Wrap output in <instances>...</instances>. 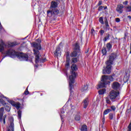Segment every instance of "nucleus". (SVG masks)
<instances>
[{"label":"nucleus","mask_w":131,"mask_h":131,"mask_svg":"<svg viewBox=\"0 0 131 131\" xmlns=\"http://www.w3.org/2000/svg\"><path fill=\"white\" fill-rule=\"evenodd\" d=\"M7 56H10L11 58L17 57L20 61H28V55L23 53H18L13 49H9L6 52Z\"/></svg>","instance_id":"f257e3e1"},{"label":"nucleus","mask_w":131,"mask_h":131,"mask_svg":"<svg viewBox=\"0 0 131 131\" xmlns=\"http://www.w3.org/2000/svg\"><path fill=\"white\" fill-rule=\"evenodd\" d=\"M116 54L115 53H112L108 56V59L105 62L106 67L102 71L103 74H110L111 73L112 65H113V62L116 59Z\"/></svg>","instance_id":"f03ea898"},{"label":"nucleus","mask_w":131,"mask_h":131,"mask_svg":"<svg viewBox=\"0 0 131 131\" xmlns=\"http://www.w3.org/2000/svg\"><path fill=\"white\" fill-rule=\"evenodd\" d=\"M58 7V3L57 2L52 1L51 2L50 10L47 11V16L51 18L52 17H55L56 15H58L59 14V10L56 9Z\"/></svg>","instance_id":"7ed1b4c3"},{"label":"nucleus","mask_w":131,"mask_h":131,"mask_svg":"<svg viewBox=\"0 0 131 131\" xmlns=\"http://www.w3.org/2000/svg\"><path fill=\"white\" fill-rule=\"evenodd\" d=\"M34 54L35 55V63L36 64H38V63H43L46 62V58H42L41 56H40V53H39V51L34 49Z\"/></svg>","instance_id":"20e7f679"},{"label":"nucleus","mask_w":131,"mask_h":131,"mask_svg":"<svg viewBox=\"0 0 131 131\" xmlns=\"http://www.w3.org/2000/svg\"><path fill=\"white\" fill-rule=\"evenodd\" d=\"M101 81L102 82L98 85L100 89H101V88H106V85L110 82V81H109L108 76L107 75L102 76Z\"/></svg>","instance_id":"39448f33"},{"label":"nucleus","mask_w":131,"mask_h":131,"mask_svg":"<svg viewBox=\"0 0 131 131\" xmlns=\"http://www.w3.org/2000/svg\"><path fill=\"white\" fill-rule=\"evenodd\" d=\"M5 111V108L2 107L0 108V121L1 122H3L4 124H6V118H7V115H4V112ZM4 116L3 118V117Z\"/></svg>","instance_id":"423d86ee"},{"label":"nucleus","mask_w":131,"mask_h":131,"mask_svg":"<svg viewBox=\"0 0 131 131\" xmlns=\"http://www.w3.org/2000/svg\"><path fill=\"white\" fill-rule=\"evenodd\" d=\"M119 95V92L118 91H112L109 94V97L111 100H115L118 95Z\"/></svg>","instance_id":"0eeeda50"},{"label":"nucleus","mask_w":131,"mask_h":131,"mask_svg":"<svg viewBox=\"0 0 131 131\" xmlns=\"http://www.w3.org/2000/svg\"><path fill=\"white\" fill-rule=\"evenodd\" d=\"M71 75L70 76H72V77L75 78L76 77V73L75 71L77 70V66L75 64H73L71 67Z\"/></svg>","instance_id":"6e6552de"},{"label":"nucleus","mask_w":131,"mask_h":131,"mask_svg":"<svg viewBox=\"0 0 131 131\" xmlns=\"http://www.w3.org/2000/svg\"><path fill=\"white\" fill-rule=\"evenodd\" d=\"M9 103H10L13 107H15L17 110L20 109L21 107V103L19 102H16L14 100H8Z\"/></svg>","instance_id":"1a4fd4ad"},{"label":"nucleus","mask_w":131,"mask_h":131,"mask_svg":"<svg viewBox=\"0 0 131 131\" xmlns=\"http://www.w3.org/2000/svg\"><path fill=\"white\" fill-rule=\"evenodd\" d=\"M10 124L8 127H7V131H14V118H11L10 119Z\"/></svg>","instance_id":"9d476101"},{"label":"nucleus","mask_w":131,"mask_h":131,"mask_svg":"<svg viewBox=\"0 0 131 131\" xmlns=\"http://www.w3.org/2000/svg\"><path fill=\"white\" fill-rule=\"evenodd\" d=\"M70 82H69V86H70V91L71 93V91H72V89H73V83H74V79L75 78L72 77V76L69 77Z\"/></svg>","instance_id":"9b49d317"},{"label":"nucleus","mask_w":131,"mask_h":131,"mask_svg":"<svg viewBox=\"0 0 131 131\" xmlns=\"http://www.w3.org/2000/svg\"><path fill=\"white\" fill-rule=\"evenodd\" d=\"M32 46L33 47V48H35L34 50H37L38 51H40L41 50V46H40V43H36L35 42H33L32 43Z\"/></svg>","instance_id":"f8f14e48"},{"label":"nucleus","mask_w":131,"mask_h":131,"mask_svg":"<svg viewBox=\"0 0 131 131\" xmlns=\"http://www.w3.org/2000/svg\"><path fill=\"white\" fill-rule=\"evenodd\" d=\"M123 5L122 4H120L117 6L116 8V11L118 12L119 14H122L123 13Z\"/></svg>","instance_id":"ddd939ff"},{"label":"nucleus","mask_w":131,"mask_h":131,"mask_svg":"<svg viewBox=\"0 0 131 131\" xmlns=\"http://www.w3.org/2000/svg\"><path fill=\"white\" fill-rule=\"evenodd\" d=\"M120 88V84L118 82H114L112 85V88L114 90H119Z\"/></svg>","instance_id":"4468645a"},{"label":"nucleus","mask_w":131,"mask_h":131,"mask_svg":"<svg viewBox=\"0 0 131 131\" xmlns=\"http://www.w3.org/2000/svg\"><path fill=\"white\" fill-rule=\"evenodd\" d=\"M60 50H61V48H60V46H58L56 48V49L55 50V52L54 53L55 56H57V57L58 56H61V51H60Z\"/></svg>","instance_id":"2eb2a0df"},{"label":"nucleus","mask_w":131,"mask_h":131,"mask_svg":"<svg viewBox=\"0 0 131 131\" xmlns=\"http://www.w3.org/2000/svg\"><path fill=\"white\" fill-rule=\"evenodd\" d=\"M5 50V43L3 40L0 39V52H3Z\"/></svg>","instance_id":"dca6fc26"},{"label":"nucleus","mask_w":131,"mask_h":131,"mask_svg":"<svg viewBox=\"0 0 131 131\" xmlns=\"http://www.w3.org/2000/svg\"><path fill=\"white\" fill-rule=\"evenodd\" d=\"M74 50L76 52H79L80 50V47H79V44L76 42L74 46Z\"/></svg>","instance_id":"f3484780"},{"label":"nucleus","mask_w":131,"mask_h":131,"mask_svg":"<svg viewBox=\"0 0 131 131\" xmlns=\"http://www.w3.org/2000/svg\"><path fill=\"white\" fill-rule=\"evenodd\" d=\"M106 49L108 51L112 49V42H110L108 43H107Z\"/></svg>","instance_id":"a211bd4d"},{"label":"nucleus","mask_w":131,"mask_h":131,"mask_svg":"<svg viewBox=\"0 0 131 131\" xmlns=\"http://www.w3.org/2000/svg\"><path fill=\"white\" fill-rule=\"evenodd\" d=\"M70 56L72 58H75V57H77V51L74 50L73 52L71 53Z\"/></svg>","instance_id":"6ab92c4d"},{"label":"nucleus","mask_w":131,"mask_h":131,"mask_svg":"<svg viewBox=\"0 0 131 131\" xmlns=\"http://www.w3.org/2000/svg\"><path fill=\"white\" fill-rule=\"evenodd\" d=\"M81 131H88V126L86 125H82L81 128H80Z\"/></svg>","instance_id":"aec40b11"},{"label":"nucleus","mask_w":131,"mask_h":131,"mask_svg":"<svg viewBox=\"0 0 131 131\" xmlns=\"http://www.w3.org/2000/svg\"><path fill=\"white\" fill-rule=\"evenodd\" d=\"M5 109L7 112H10L11 111V106L10 105L7 104V105L5 106Z\"/></svg>","instance_id":"412c9836"},{"label":"nucleus","mask_w":131,"mask_h":131,"mask_svg":"<svg viewBox=\"0 0 131 131\" xmlns=\"http://www.w3.org/2000/svg\"><path fill=\"white\" fill-rule=\"evenodd\" d=\"M72 62L74 63V64H75V63H77V62H78V58H76V57H74L73 58H72Z\"/></svg>","instance_id":"4be33fe9"},{"label":"nucleus","mask_w":131,"mask_h":131,"mask_svg":"<svg viewBox=\"0 0 131 131\" xmlns=\"http://www.w3.org/2000/svg\"><path fill=\"white\" fill-rule=\"evenodd\" d=\"M89 105V102L88 101V99H85L84 100V109H86V107H88V105Z\"/></svg>","instance_id":"5701e85b"},{"label":"nucleus","mask_w":131,"mask_h":131,"mask_svg":"<svg viewBox=\"0 0 131 131\" xmlns=\"http://www.w3.org/2000/svg\"><path fill=\"white\" fill-rule=\"evenodd\" d=\"M105 92H106L105 89H102V90L98 91V93L99 95H104V94L105 93Z\"/></svg>","instance_id":"b1692460"},{"label":"nucleus","mask_w":131,"mask_h":131,"mask_svg":"<svg viewBox=\"0 0 131 131\" xmlns=\"http://www.w3.org/2000/svg\"><path fill=\"white\" fill-rule=\"evenodd\" d=\"M102 53L103 55H105L107 54V50H106V47L102 48Z\"/></svg>","instance_id":"393cba45"},{"label":"nucleus","mask_w":131,"mask_h":131,"mask_svg":"<svg viewBox=\"0 0 131 131\" xmlns=\"http://www.w3.org/2000/svg\"><path fill=\"white\" fill-rule=\"evenodd\" d=\"M111 112V109H107L105 110L103 112V115H106V114H108V113Z\"/></svg>","instance_id":"a878e982"},{"label":"nucleus","mask_w":131,"mask_h":131,"mask_svg":"<svg viewBox=\"0 0 131 131\" xmlns=\"http://www.w3.org/2000/svg\"><path fill=\"white\" fill-rule=\"evenodd\" d=\"M88 89V85H84L81 89L82 92H84V91H86Z\"/></svg>","instance_id":"bb28decb"},{"label":"nucleus","mask_w":131,"mask_h":131,"mask_svg":"<svg viewBox=\"0 0 131 131\" xmlns=\"http://www.w3.org/2000/svg\"><path fill=\"white\" fill-rule=\"evenodd\" d=\"M9 47H15V46H17V43L16 42H13L9 43Z\"/></svg>","instance_id":"cd10ccee"},{"label":"nucleus","mask_w":131,"mask_h":131,"mask_svg":"<svg viewBox=\"0 0 131 131\" xmlns=\"http://www.w3.org/2000/svg\"><path fill=\"white\" fill-rule=\"evenodd\" d=\"M75 119L77 121H79V120H80V116L78 114L76 115L75 117Z\"/></svg>","instance_id":"c85d7f7f"},{"label":"nucleus","mask_w":131,"mask_h":131,"mask_svg":"<svg viewBox=\"0 0 131 131\" xmlns=\"http://www.w3.org/2000/svg\"><path fill=\"white\" fill-rule=\"evenodd\" d=\"M110 37V34H106V36L104 37L103 40L104 41H107V39H109V37Z\"/></svg>","instance_id":"c756f323"},{"label":"nucleus","mask_w":131,"mask_h":131,"mask_svg":"<svg viewBox=\"0 0 131 131\" xmlns=\"http://www.w3.org/2000/svg\"><path fill=\"white\" fill-rule=\"evenodd\" d=\"M126 12H131V6H128L125 7Z\"/></svg>","instance_id":"7c9ffc66"},{"label":"nucleus","mask_w":131,"mask_h":131,"mask_svg":"<svg viewBox=\"0 0 131 131\" xmlns=\"http://www.w3.org/2000/svg\"><path fill=\"white\" fill-rule=\"evenodd\" d=\"M0 103H1V104H3L4 106H5V105H7L6 101H5V100H4V99H0Z\"/></svg>","instance_id":"2f4dec72"},{"label":"nucleus","mask_w":131,"mask_h":131,"mask_svg":"<svg viewBox=\"0 0 131 131\" xmlns=\"http://www.w3.org/2000/svg\"><path fill=\"white\" fill-rule=\"evenodd\" d=\"M21 113H22V112H21V110H19L17 112V114H18L19 119H21Z\"/></svg>","instance_id":"473e14b6"},{"label":"nucleus","mask_w":131,"mask_h":131,"mask_svg":"<svg viewBox=\"0 0 131 131\" xmlns=\"http://www.w3.org/2000/svg\"><path fill=\"white\" fill-rule=\"evenodd\" d=\"M99 21L100 23H101V24H104V20L103 19L102 17H101L99 18Z\"/></svg>","instance_id":"72a5a7b5"},{"label":"nucleus","mask_w":131,"mask_h":131,"mask_svg":"<svg viewBox=\"0 0 131 131\" xmlns=\"http://www.w3.org/2000/svg\"><path fill=\"white\" fill-rule=\"evenodd\" d=\"M109 119L110 120H112L113 119V113H110L109 114Z\"/></svg>","instance_id":"f704fd0d"},{"label":"nucleus","mask_w":131,"mask_h":131,"mask_svg":"<svg viewBox=\"0 0 131 131\" xmlns=\"http://www.w3.org/2000/svg\"><path fill=\"white\" fill-rule=\"evenodd\" d=\"M108 80H110L111 81H113V80H114L112 76H108Z\"/></svg>","instance_id":"c9c22d12"},{"label":"nucleus","mask_w":131,"mask_h":131,"mask_svg":"<svg viewBox=\"0 0 131 131\" xmlns=\"http://www.w3.org/2000/svg\"><path fill=\"white\" fill-rule=\"evenodd\" d=\"M69 66H70V62L66 61V68H69Z\"/></svg>","instance_id":"e433bc0d"},{"label":"nucleus","mask_w":131,"mask_h":131,"mask_svg":"<svg viewBox=\"0 0 131 131\" xmlns=\"http://www.w3.org/2000/svg\"><path fill=\"white\" fill-rule=\"evenodd\" d=\"M105 26H106L105 29L106 30H110V29L109 28V24H105Z\"/></svg>","instance_id":"4c0bfd02"},{"label":"nucleus","mask_w":131,"mask_h":131,"mask_svg":"<svg viewBox=\"0 0 131 131\" xmlns=\"http://www.w3.org/2000/svg\"><path fill=\"white\" fill-rule=\"evenodd\" d=\"M106 102L107 104H110V103H111L110 99H109L108 97L106 98Z\"/></svg>","instance_id":"58836bf2"},{"label":"nucleus","mask_w":131,"mask_h":131,"mask_svg":"<svg viewBox=\"0 0 131 131\" xmlns=\"http://www.w3.org/2000/svg\"><path fill=\"white\" fill-rule=\"evenodd\" d=\"M24 94H25V95H28L29 94V91H28V89H27L25 90V91L24 92Z\"/></svg>","instance_id":"ea45409f"},{"label":"nucleus","mask_w":131,"mask_h":131,"mask_svg":"<svg viewBox=\"0 0 131 131\" xmlns=\"http://www.w3.org/2000/svg\"><path fill=\"white\" fill-rule=\"evenodd\" d=\"M104 23L105 24H108V19H107V17H105L104 18Z\"/></svg>","instance_id":"a19ab883"},{"label":"nucleus","mask_w":131,"mask_h":131,"mask_svg":"<svg viewBox=\"0 0 131 131\" xmlns=\"http://www.w3.org/2000/svg\"><path fill=\"white\" fill-rule=\"evenodd\" d=\"M66 62H70V56L66 57Z\"/></svg>","instance_id":"79ce46f5"},{"label":"nucleus","mask_w":131,"mask_h":131,"mask_svg":"<svg viewBox=\"0 0 131 131\" xmlns=\"http://www.w3.org/2000/svg\"><path fill=\"white\" fill-rule=\"evenodd\" d=\"M100 34L101 35H103V34H104V33H105V31H104V30H101L100 31Z\"/></svg>","instance_id":"37998d69"},{"label":"nucleus","mask_w":131,"mask_h":131,"mask_svg":"<svg viewBox=\"0 0 131 131\" xmlns=\"http://www.w3.org/2000/svg\"><path fill=\"white\" fill-rule=\"evenodd\" d=\"M103 8H104V7L103 6H100L98 10V11H101L102 10H103Z\"/></svg>","instance_id":"c03bdc74"},{"label":"nucleus","mask_w":131,"mask_h":131,"mask_svg":"<svg viewBox=\"0 0 131 131\" xmlns=\"http://www.w3.org/2000/svg\"><path fill=\"white\" fill-rule=\"evenodd\" d=\"M111 108L113 111H115L116 109V107H115L114 106H112Z\"/></svg>","instance_id":"a18cd8bd"},{"label":"nucleus","mask_w":131,"mask_h":131,"mask_svg":"<svg viewBox=\"0 0 131 131\" xmlns=\"http://www.w3.org/2000/svg\"><path fill=\"white\" fill-rule=\"evenodd\" d=\"M102 123H103V124H104L105 123V116H103V118H102Z\"/></svg>","instance_id":"49530a36"},{"label":"nucleus","mask_w":131,"mask_h":131,"mask_svg":"<svg viewBox=\"0 0 131 131\" xmlns=\"http://www.w3.org/2000/svg\"><path fill=\"white\" fill-rule=\"evenodd\" d=\"M66 57H70V52H67Z\"/></svg>","instance_id":"de8ad7c7"},{"label":"nucleus","mask_w":131,"mask_h":131,"mask_svg":"<svg viewBox=\"0 0 131 131\" xmlns=\"http://www.w3.org/2000/svg\"><path fill=\"white\" fill-rule=\"evenodd\" d=\"M116 22H117L118 23L119 22H120V18H116Z\"/></svg>","instance_id":"09e8293b"},{"label":"nucleus","mask_w":131,"mask_h":131,"mask_svg":"<svg viewBox=\"0 0 131 131\" xmlns=\"http://www.w3.org/2000/svg\"><path fill=\"white\" fill-rule=\"evenodd\" d=\"M4 29V28H3V26H2V24L0 23V31H2Z\"/></svg>","instance_id":"8fccbe9b"},{"label":"nucleus","mask_w":131,"mask_h":131,"mask_svg":"<svg viewBox=\"0 0 131 131\" xmlns=\"http://www.w3.org/2000/svg\"><path fill=\"white\" fill-rule=\"evenodd\" d=\"M101 5H102V1H100L99 2V3H98L97 6H101Z\"/></svg>","instance_id":"3c124183"},{"label":"nucleus","mask_w":131,"mask_h":131,"mask_svg":"<svg viewBox=\"0 0 131 131\" xmlns=\"http://www.w3.org/2000/svg\"><path fill=\"white\" fill-rule=\"evenodd\" d=\"M123 5H127V4H128V2L127 1H126L124 2L123 3Z\"/></svg>","instance_id":"603ef678"},{"label":"nucleus","mask_w":131,"mask_h":131,"mask_svg":"<svg viewBox=\"0 0 131 131\" xmlns=\"http://www.w3.org/2000/svg\"><path fill=\"white\" fill-rule=\"evenodd\" d=\"M36 41L38 42V43H40V42H41V40H40V39H37L36 40Z\"/></svg>","instance_id":"864d4df0"},{"label":"nucleus","mask_w":131,"mask_h":131,"mask_svg":"<svg viewBox=\"0 0 131 131\" xmlns=\"http://www.w3.org/2000/svg\"><path fill=\"white\" fill-rule=\"evenodd\" d=\"M89 51H90V49L88 48L87 49V50L86 51H85V54H88V53H89Z\"/></svg>","instance_id":"5fc2aeb1"},{"label":"nucleus","mask_w":131,"mask_h":131,"mask_svg":"<svg viewBox=\"0 0 131 131\" xmlns=\"http://www.w3.org/2000/svg\"><path fill=\"white\" fill-rule=\"evenodd\" d=\"M94 32H95V30L92 29L91 30V33H94Z\"/></svg>","instance_id":"6e6d98bb"},{"label":"nucleus","mask_w":131,"mask_h":131,"mask_svg":"<svg viewBox=\"0 0 131 131\" xmlns=\"http://www.w3.org/2000/svg\"><path fill=\"white\" fill-rule=\"evenodd\" d=\"M38 67V64L35 65V69H36Z\"/></svg>","instance_id":"4d7b16f0"},{"label":"nucleus","mask_w":131,"mask_h":131,"mask_svg":"<svg viewBox=\"0 0 131 131\" xmlns=\"http://www.w3.org/2000/svg\"><path fill=\"white\" fill-rule=\"evenodd\" d=\"M65 74H66V76H67V77H68V74L67 73V72H65Z\"/></svg>","instance_id":"13d9d810"},{"label":"nucleus","mask_w":131,"mask_h":131,"mask_svg":"<svg viewBox=\"0 0 131 131\" xmlns=\"http://www.w3.org/2000/svg\"><path fill=\"white\" fill-rule=\"evenodd\" d=\"M63 113H65L64 112H61V114H60V116H63V115H62V114H63Z\"/></svg>","instance_id":"bf43d9fd"},{"label":"nucleus","mask_w":131,"mask_h":131,"mask_svg":"<svg viewBox=\"0 0 131 131\" xmlns=\"http://www.w3.org/2000/svg\"><path fill=\"white\" fill-rule=\"evenodd\" d=\"M127 18H129V20H131V16L130 15H128Z\"/></svg>","instance_id":"052dcab7"},{"label":"nucleus","mask_w":131,"mask_h":131,"mask_svg":"<svg viewBox=\"0 0 131 131\" xmlns=\"http://www.w3.org/2000/svg\"><path fill=\"white\" fill-rule=\"evenodd\" d=\"M130 51L129 54H131V43L130 44Z\"/></svg>","instance_id":"680f3d73"},{"label":"nucleus","mask_w":131,"mask_h":131,"mask_svg":"<svg viewBox=\"0 0 131 131\" xmlns=\"http://www.w3.org/2000/svg\"><path fill=\"white\" fill-rule=\"evenodd\" d=\"M111 30H112V29H111Z\"/></svg>","instance_id":"e2e57ef3"}]
</instances>
